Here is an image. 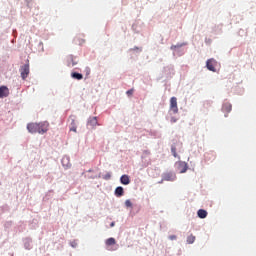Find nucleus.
Here are the masks:
<instances>
[{
  "instance_id": "dca6fc26",
  "label": "nucleus",
  "mask_w": 256,
  "mask_h": 256,
  "mask_svg": "<svg viewBox=\"0 0 256 256\" xmlns=\"http://www.w3.org/2000/svg\"><path fill=\"white\" fill-rule=\"evenodd\" d=\"M187 243L189 245L195 243V236L193 234H191L190 236L187 237Z\"/></svg>"
},
{
  "instance_id": "f257e3e1",
  "label": "nucleus",
  "mask_w": 256,
  "mask_h": 256,
  "mask_svg": "<svg viewBox=\"0 0 256 256\" xmlns=\"http://www.w3.org/2000/svg\"><path fill=\"white\" fill-rule=\"evenodd\" d=\"M27 129L29 133L35 134L39 133V135H45L47 131H49V122H31L27 124Z\"/></svg>"
},
{
  "instance_id": "7ed1b4c3",
  "label": "nucleus",
  "mask_w": 256,
  "mask_h": 256,
  "mask_svg": "<svg viewBox=\"0 0 256 256\" xmlns=\"http://www.w3.org/2000/svg\"><path fill=\"white\" fill-rule=\"evenodd\" d=\"M170 111L176 115V113H179V107L177 106V97H172L170 99Z\"/></svg>"
},
{
  "instance_id": "ddd939ff",
  "label": "nucleus",
  "mask_w": 256,
  "mask_h": 256,
  "mask_svg": "<svg viewBox=\"0 0 256 256\" xmlns=\"http://www.w3.org/2000/svg\"><path fill=\"white\" fill-rule=\"evenodd\" d=\"M71 77L73 79H77L78 81H81V79H83V74L77 73V72H73L71 74Z\"/></svg>"
},
{
  "instance_id": "4be33fe9",
  "label": "nucleus",
  "mask_w": 256,
  "mask_h": 256,
  "mask_svg": "<svg viewBox=\"0 0 256 256\" xmlns=\"http://www.w3.org/2000/svg\"><path fill=\"white\" fill-rule=\"evenodd\" d=\"M70 131H74V133H76L77 132V127H72L71 129H70Z\"/></svg>"
},
{
  "instance_id": "39448f33",
  "label": "nucleus",
  "mask_w": 256,
  "mask_h": 256,
  "mask_svg": "<svg viewBox=\"0 0 256 256\" xmlns=\"http://www.w3.org/2000/svg\"><path fill=\"white\" fill-rule=\"evenodd\" d=\"M9 95V88L7 86H0V99H4Z\"/></svg>"
},
{
  "instance_id": "423d86ee",
  "label": "nucleus",
  "mask_w": 256,
  "mask_h": 256,
  "mask_svg": "<svg viewBox=\"0 0 256 256\" xmlns=\"http://www.w3.org/2000/svg\"><path fill=\"white\" fill-rule=\"evenodd\" d=\"M120 182L122 185H129V183H131V179L129 178V175L124 174L120 177Z\"/></svg>"
},
{
  "instance_id": "f8f14e48",
  "label": "nucleus",
  "mask_w": 256,
  "mask_h": 256,
  "mask_svg": "<svg viewBox=\"0 0 256 256\" xmlns=\"http://www.w3.org/2000/svg\"><path fill=\"white\" fill-rule=\"evenodd\" d=\"M197 215L200 219H205L207 217V212L206 210L200 209L198 210Z\"/></svg>"
},
{
  "instance_id": "9b49d317",
  "label": "nucleus",
  "mask_w": 256,
  "mask_h": 256,
  "mask_svg": "<svg viewBox=\"0 0 256 256\" xmlns=\"http://www.w3.org/2000/svg\"><path fill=\"white\" fill-rule=\"evenodd\" d=\"M175 180V175L171 173L164 174L163 176V181H174Z\"/></svg>"
},
{
  "instance_id": "2eb2a0df",
  "label": "nucleus",
  "mask_w": 256,
  "mask_h": 256,
  "mask_svg": "<svg viewBox=\"0 0 256 256\" xmlns=\"http://www.w3.org/2000/svg\"><path fill=\"white\" fill-rule=\"evenodd\" d=\"M116 243H117V241L115 240V238H108L106 240L107 247H111V245H115Z\"/></svg>"
},
{
  "instance_id": "f3484780",
  "label": "nucleus",
  "mask_w": 256,
  "mask_h": 256,
  "mask_svg": "<svg viewBox=\"0 0 256 256\" xmlns=\"http://www.w3.org/2000/svg\"><path fill=\"white\" fill-rule=\"evenodd\" d=\"M187 172V165L185 163L180 164V173Z\"/></svg>"
},
{
  "instance_id": "6ab92c4d",
  "label": "nucleus",
  "mask_w": 256,
  "mask_h": 256,
  "mask_svg": "<svg viewBox=\"0 0 256 256\" xmlns=\"http://www.w3.org/2000/svg\"><path fill=\"white\" fill-rule=\"evenodd\" d=\"M133 89H130L126 92V95H128L129 97H131V95H133Z\"/></svg>"
},
{
  "instance_id": "393cba45",
  "label": "nucleus",
  "mask_w": 256,
  "mask_h": 256,
  "mask_svg": "<svg viewBox=\"0 0 256 256\" xmlns=\"http://www.w3.org/2000/svg\"><path fill=\"white\" fill-rule=\"evenodd\" d=\"M72 125H75V120L74 119H72Z\"/></svg>"
},
{
  "instance_id": "0eeeda50",
  "label": "nucleus",
  "mask_w": 256,
  "mask_h": 256,
  "mask_svg": "<svg viewBox=\"0 0 256 256\" xmlns=\"http://www.w3.org/2000/svg\"><path fill=\"white\" fill-rule=\"evenodd\" d=\"M232 109H233V106L229 102L224 103L223 106H222V111L224 113H231Z\"/></svg>"
},
{
  "instance_id": "4468645a",
  "label": "nucleus",
  "mask_w": 256,
  "mask_h": 256,
  "mask_svg": "<svg viewBox=\"0 0 256 256\" xmlns=\"http://www.w3.org/2000/svg\"><path fill=\"white\" fill-rule=\"evenodd\" d=\"M171 153L173 157H175L176 159H180L179 155H177V147H175V145L171 146Z\"/></svg>"
},
{
  "instance_id": "b1692460",
  "label": "nucleus",
  "mask_w": 256,
  "mask_h": 256,
  "mask_svg": "<svg viewBox=\"0 0 256 256\" xmlns=\"http://www.w3.org/2000/svg\"><path fill=\"white\" fill-rule=\"evenodd\" d=\"M110 227H115V222H111Z\"/></svg>"
},
{
  "instance_id": "20e7f679",
  "label": "nucleus",
  "mask_w": 256,
  "mask_h": 256,
  "mask_svg": "<svg viewBox=\"0 0 256 256\" xmlns=\"http://www.w3.org/2000/svg\"><path fill=\"white\" fill-rule=\"evenodd\" d=\"M217 65V61L213 58L208 59L206 62V67L209 71H213L215 73L216 69L215 66Z\"/></svg>"
},
{
  "instance_id": "f03ea898",
  "label": "nucleus",
  "mask_w": 256,
  "mask_h": 256,
  "mask_svg": "<svg viewBox=\"0 0 256 256\" xmlns=\"http://www.w3.org/2000/svg\"><path fill=\"white\" fill-rule=\"evenodd\" d=\"M29 62L26 63L24 66L20 68V75L23 80H25L27 77H29Z\"/></svg>"
},
{
  "instance_id": "1a4fd4ad",
  "label": "nucleus",
  "mask_w": 256,
  "mask_h": 256,
  "mask_svg": "<svg viewBox=\"0 0 256 256\" xmlns=\"http://www.w3.org/2000/svg\"><path fill=\"white\" fill-rule=\"evenodd\" d=\"M114 194H115L116 197H123V195L125 194V190L123 189V187L118 186V187L115 189Z\"/></svg>"
},
{
  "instance_id": "9d476101",
  "label": "nucleus",
  "mask_w": 256,
  "mask_h": 256,
  "mask_svg": "<svg viewBox=\"0 0 256 256\" xmlns=\"http://www.w3.org/2000/svg\"><path fill=\"white\" fill-rule=\"evenodd\" d=\"M88 125H90V127H97V125H99V122H97V117L89 118Z\"/></svg>"
},
{
  "instance_id": "5701e85b",
  "label": "nucleus",
  "mask_w": 256,
  "mask_h": 256,
  "mask_svg": "<svg viewBox=\"0 0 256 256\" xmlns=\"http://www.w3.org/2000/svg\"><path fill=\"white\" fill-rule=\"evenodd\" d=\"M105 179H111V174H107Z\"/></svg>"
},
{
  "instance_id": "a211bd4d",
  "label": "nucleus",
  "mask_w": 256,
  "mask_h": 256,
  "mask_svg": "<svg viewBox=\"0 0 256 256\" xmlns=\"http://www.w3.org/2000/svg\"><path fill=\"white\" fill-rule=\"evenodd\" d=\"M125 205L126 207H133V203H131V200H126Z\"/></svg>"
},
{
  "instance_id": "aec40b11",
  "label": "nucleus",
  "mask_w": 256,
  "mask_h": 256,
  "mask_svg": "<svg viewBox=\"0 0 256 256\" xmlns=\"http://www.w3.org/2000/svg\"><path fill=\"white\" fill-rule=\"evenodd\" d=\"M170 241H175V239H177L176 235H170L169 236Z\"/></svg>"
},
{
  "instance_id": "6e6552de",
  "label": "nucleus",
  "mask_w": 256,
  "mask_h": 256,
  "mask_svg": "<svg viewBox=\"0 0 256 256\" xmlns=\"http://www.w3.org/2000/svg\"><path fill=\"white\" fill-rule=\"evenodd\" d=\"M77 63H78L77 58L73 57V55H70L68 57V67H75Z\"/></svg>"
},
{
  "instance_id": "412c9836",
  "label": "nucleus",
  "mask_w": 256,
  "mask_h": 256,
  "mask_svg": "<svg viewBox=\"0 0 256 256\" xmlns=\"http://www.w3.org/2000/svg\"><path fill=\"white\" fill-rule=\"evenodd\" d=\"M170 121H171V123H177V118L172 117Z\"/></svg>"
}]
</instances>
